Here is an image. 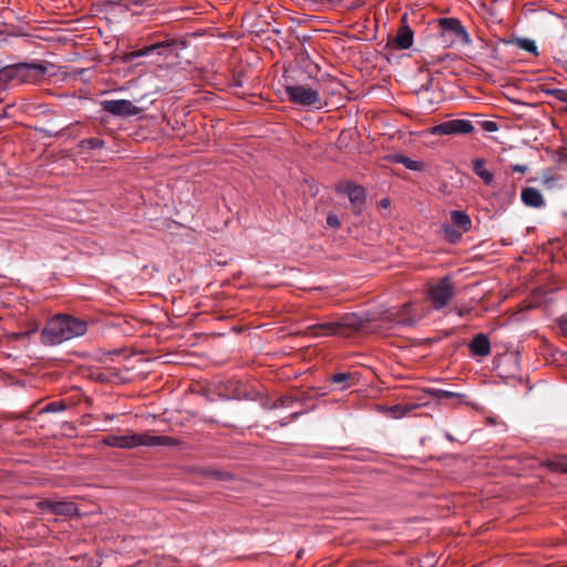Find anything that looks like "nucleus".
Instances as JSON below:
<instances>
[{
  "mask_svg": "<svg viewBox=\"0 0 567 567\" xmlns=\"http://www.w3.org/2000/svg\"><path fill=\"white\" fill-rule=\"evenodd\" d=\"M53 69L54 65L47 61L7 65L0 69V90L6 89L8 84H38L45 75H54Z\"/></svg>",
  "mask_w": 567,
  "mask_h": 567,
  "instance_id": "1",
  "label": "nucleus"
},
{
  "mask_svg": "<svg viewBox=\"0 0 567 567\" xmlns=\"http://www.w3.org/2000/svg\"><path fill=\"white\" fill-rule=\"evenodd\" d=\"M86 331L85 320L69 315H58L48 321L41 336L44 343L53 346L81 337Z\"/></svg>",
  "mask_w": 567,
  "mask_h": 567,
  "instance_id": "2",
  "label": "nucleus"
},
{
  "mask_svg": "<svg viewBox=\"0 0 567 567\" xmlns=\"http://www.w3.org/2000/svg\"><path fill=\"white\" fill-rule=\"evenodd\" d=\"M364 320L355 313H346L332 321L321 322L308 328L313 337L339 336L349 337L364 327Z\"/></svg>",
  "mask_w": 567,
  "mask_h": 567,
  "instance_id": "3",
  "label": "nucleus"
},
{
  "mask_svg": "<svg viewBox=\"0 0 567 567\" xmlns=\"http://www.w3.org/2000/svg\"><path fill=\"white\" fill-rule=\"evenodd\" d=\"M102 443L111 447L134 449L137 446L171 445L174 441L168 436L154 435L148 432H144L130 433L125 435L110 434L102 440Z\"/></svg>",
  "mask_w": 567,
  "mask_h": 567,
  "instance_id": "4",
  "label": "nucleus"
},
{
  "mask_svg": "<svg viewBox=\"0 0 567 567\" xmlns=\"http://www.w3.org/2000/svg\"><path fill=\"white\" fill-rule=\"evenodd\" d=\"M286 93L288 95L289 101L298 105L309 106L319 110L327 104L321 99L318 89L315 87L300 84L287 85Z\"/></svg>",
  "mask_w": 567,
  "mask_h": 567,
  "instance_id": "5",
  "label": "nucleus"
},
{
  "mask_svg": "<svg viewBox=\"0 0 567 567\" xmlns=\"http://www.w3.org/2000/svg\"><path fill=\"white\" fill-rule=\"evenodd\" d=\"M454 287L449 278H443L429 287V297L435 309L445 307L452 299Z\"/></svg>",
  "mask_w": 567,
  "mask_h": 567,
  "instance_id": "6",
  "label": "nucleus"
},
{
  "mask_svg": "<svg viewBox=\"0 0 567 567\" xmlns=\"http://www.w3.org/2000/svg\"><path fill=\"white\" fill-rule=\"evenodd\" d=\"M474 131V125L468 120H451L429 128L432 135H466Z\"/></svg>",
  "mask_w": 567,
  "mask_h": 567,
  "instance_id": "7",
  "label": "nucleus"
},
{
  "mask_svg": "<svg viewBox=\"0 0 567 567\" xmlns=\"http://www.w3.org/2000/svg\"><path fill=\"white\" fill-rule=\"evenodd\" d=\"M39 507L47 513L72 517L79 515V508L71 501L43 499L39 502Z\"/></svg>",
  "mask_w": 567,
  "mask_h": 567,
  "instance_id": "8",
  "label": "nucleus"
},
{
  "mask_svg": "<svg viewBox=\"0 0 567 567\" xmlns=\"http://www.w3.org/2000/svg\"><path fill=\"white\" fill-rule=\"evenodd\" d=\"M176 42L174 40L157 42L152 45H147L141 50L133 51L126 54L125 61L131 62L136 58L148 55L152 53H157L158 55H174L176 51Z\"/></svg>",
  "mask_w": 567,
  "mask_h": 567,
  "instance_id": "9",
  "label": "nucleus"
},
{
  "mask_svg": "<svg viewBox=\"0 0 567 567\" xmlns=\"http://www.w3.org/2000/svg\"><path fill=\"white\" fill-rule=\"evenodd\" d=\"M410 307L411 306L409 303H405L396 312L386 310L383 313H381L380 320L389 321L401 326H413L423 317V315H419L416 312L411 313Z\"/></svg>",
  "mask_w": 567,
  "mask_h": 567,
  "instance_id": "10",
  "label": "nucleus"
},
{
  "mask_svg": "<svg viewBox=\"0 0 567 567\" xmlns=\"http://www.w3.org/2000/svg\"><path fill=\"white\" fill-rule=\"evenodd\" d=\"M101 106L103 111L116 116H132L140 113V109L128 100H104Z\"/></svg>",
  "mask_w": 567,
  "mask_h": 567,
  "instance_id": "11",
  "label": "nucleus"
},
{
  "mask_svg": "<svg viewBox=\"0 0 567 567\" xmlns=\"http://www.w3.org/2000/svg\"><path fill=\"white\" fill-rule=\"evenodd\" d=\"M402 25L396 34L389 39L388 45L395 50H406L413 45L414 33L412 29L405 24V16L402 18Z\"/></svg>",
  "mask_w": 567,
  "mask_h": 567,
  "instance_id": "12",
  "label": "nucleus"
},
{
  "mask_svg": "<svg viewBox=\"0 0 567 567\" xmlns=\"http://www.w3.org/2000/svg\"><path fill=\"white\" fill-rule=\"evenodd\" d=\"M440 25L442 35L451 34L461 40L467 39V32L456 19H441Z\"/></svg>",
  "mask_w": 567,
  "mask_h": 567,
  "instance_id": "13",
  "label": "nucleus"
},
{
  "mask_svg": "<svg viewBox=\"0 0 567 567\" xmlns=\"http://www.w3.org/2000/svg\"><path fill=\"white\" fill-rule=\"evenodd\" d=\"M522 200L529 207H542L545 204L542 193L534 187H526L522 190Z\"/></svg>",
  "mask_w": 567,
  "mask_h": 567,
  "instance_id": "14",
  "label": "nucleus"
},
{
  "mask_svg": "<svg viewBox=\"0 0 567 567\" xmlns=\"http://www.w3.org/2000/svg\"><path fill=\"white\" fill-rule=\"evenodd\" d=\"M470 348L473 354L485 357L491 352V344L488 338L481 333L477 334L472 342L470 343Z\"/></svg>",
  "mask_w": 567,
  "mask_h": 567,
  "instance_id": "15",
  "label": "nucleus"
},
{
  "mask_svg": "<svg viewBox=\"0 0 567 567\" xmlns=\"http://www.w3.org/2000/svg\"><path fill=\"white\" fill-rule=\"evenodd\" d=\"M451 220L462 230V233H467L472 228V220L470 216L462 210H452Z\"/></svg>",
  "mask_w": 567,
  "mask_h": 567,
  "instance_id": "16",
  "label": "nucleus"
},
{
  "mask_svg": "<svg viewBox=\"0 0 567 567\" xmlns=\"http://www.w3.org/2000/svg\"><path fill=\"white\" fill-rule=\"evenodd\" d=\"M347 193L349 200L355 206L360 207L364 203L365 192L363 187L351 184L347 187Z\"/></svg>",
  "mask_w": 567,
  "mask_h": 567,
  "instance_id": "17",
  "label": "nucleus"
},
{
  "mask_svg": "<svg viewBox=\"0 0 567 567\" xmlns=\"http://www.w3.org/2000/svg\"><path fill=\"white\" fill-rule=\"evenodd\" d=\"M473 171L481 177L485 184L489 185L493 182V174L485 167V162L482 158L473 161Z\"/></svg>",
  "mask_w": 567,
  "mask_h": 567,
  "instance_id": "18",
  "label": "nucleus"
},
{
  "mask_svg": "<svg viewBox=\"0 0 567 567\" xmlns=\"http://www.w3.org/2000/svg\"><path fill=\"white\" fill-rule=\"evenodd\" d=\"M414 404H398L390 408V414L392 417L400 419L404 416L406 413L411 412L415 409Z\"/></svg>",
  "mask_w": 567,
  "mask_h": 567,
  "instance_id": "19",
  "label": "nucleus"
},
{
  "mask_svg": "<svg viewBox=\"0 0 567 567\" xmlns=\"http://www.w3.org/2000/svg\"><path fill=\"white\" fill-rule=\"evenodd\" d=\"M396 162L403 164L408 169L411 171H422L424 168V164L420 161H414L405 156L396 157Z\"/></svg>",
  "mask_w": 567,
  "mask_h": 567,
  "instance_id": "20",
  "label": "nucleus"
},
{
  "mask_svg": "<svg viewBox=\"0 0 567 567\" xmlns=\"http://www.w3.org/2000/svg\"><path fill=\"white\" fill-rule=\"evenodd\" d=\"M66 409L64 401H55L48 403L44 408L41 409V413H55L62 412Z\"/></svg>",
  "mask_w": 567,
  "mask_h": 567,
  "instance_id": "21",
  "label": "nucleus"
},
{
  "mask_svg": "<svg viewBox=\"0 0 567 567\" xmlns=\"http://www.w3.org/2000/svg\"><path fill=\"white\" fill-rule=\"evenodd\" d=\"M517 45L522 50H525V51H527L529 53H533L535 55L538 54L537 47H536V44H535V42L533 40H529V39H518L517 40Z\"/></svg>",
  "mask_w": 567,
  "mask_h": 567,
  "instance_id": "22",
  "label": "nucleus"
},
{
  "mask_svg": "<svg viewBox=\"0 0 567 567\" xmlns=\"http://www.w3.org/2000/svg\"><path fill=\"white\" fill-rule=\"evenodd\" d=\"M549 467L555 472L567 473V456L550 462Z\"/></svg>",
  "mask_w": 567,
  "mask_h": 567,
  "instance_id": "23",
  "label": "nucleus"
},
{
  "mask_svg": "<svg viewBox=\"0 0 567 567\" xmlns=\"http://www.w3.org/2000/svg\"><path fill=\"white\" fill-rule=\"evenodd\" d=\"M81 146L83 148L93 150V148H101L104 146V142L99 138H86L81 142Z\"/></svg>",
  "mask_w": 567,
  "mask_h": 567,
  "instance_id": "24",
  "label": "nucleus"
},
{
  "mask_svg": "<svg viewBox=\"0 0 567 567\" xmlns=\"http://www.w3.org/2000/svg\"><path fill=\"white\" fill-rule=\"evenodd\" d=\"M443 230H444V234L445 236L453 243H455L456 240H458L462 236L461 233H457L452 226H449V225H444L443 226Z\"/></svg>",
  "mask_w": 567,
  "mask_h": 567,
  "instance_id": "25",
  "label": "nucleus"
},
{
  "mask_svg": "<svg viewBox=\"0 0 567 567\" xmlns=\"http://www.w3.org/2000/svg\"><path fill=\"white\" fill-rule=\"evenodd\" d=\"M434 395L436 399L441 400V399L454 398V396H456V393L451 392V391H445V390H435Z\"/></svg>",
  "mask_w": 567,
  "mask_h": 567,
  "instance_id": "26",
  "label": "nucleus"
},
{
  "mask_svg": "<svg viewBox=\"0 0 567 567\" xmlns=\"http://www.w3.org/2000/svg\"><path fill=\"white\" fill-rule=\"evenodd\" d=\"M348 373H336L332 375L331 380L333 383H344L349 380Z\"/></svg>",
  "mask_w": 567,
  "mask_h": 567,
  "instance_id": "27",
  "label": "nucleus"
},
{
  "mask_svg": "<svg viewBox=\"0 0 567 567\" xmlns=\"http://www.w3.org/2000/svg\"><path fill=\"white\" fill-rule=\"evenodd\" d=\"M327 224L332 228H337L340 226V220L336 215H329L327 217Z\"/></svg>",
  "mask_w": 567,
  "mask_h": 567,
  "instance_id": "28",
  "label": "nucleus"
},
{
  "mask_svg": "<svg viewBox=\"0 0 567 567\" xmlns=\"http://www.w3.org/2000/svg\"><path fill=\"white\" fill-rule=\"evenodd\" d=\"M511 168L513 172H518L522 174L526 173L528 169V167L526 165H520V164H514V165H512Z\"/></svg>",
  "mask_w": 567,
  "mask_h": 567,
  "instance_id": "29",
  "label": "nucleus"
},
{
  "mask_svg": "<svg viewBox=\"0 0 567 567\" xmlns=\"http://www.w3.org/2000/svg\"><path fill=\"white\" fill-rule=\"evenodd\" d=\"M291 400L289 398H281L278 402H276L272 408L284 406L287 404V402H290Z\"/></svg>",
  "mask_w": 567,
  "mask_h": 567,
  "instance_id": "30",
  "label": "nucleus"
},
{
  "mask_svg": "<svg viewBox=\"0 0 567 567\" xmlns=\"http://www.w3.org/2000/svg\"><path fill=\"white\" fill-rule=\"evenodd\" d=\"M485 128L489 132H493L496 130V123L494 122H486L485 123Z\"/></svg>",
  "mask_w": 567,
  "mask_h": 567,
  "instance_id": "31",
  "label": "nucleus"
},
{
  "mask_svg": "<svg viewBox=\"0 0 567 567\" xmlns=\"http://www.w3.org/2000/svg\"><path fill=\"white\" fill-rule=\"evenodd\" d=\"M560 328H561L563 333L567 337V319L561 321Z\"/></svg>",
  "mask_w": 567,
  "mask_h": 567,
  "instance_id": "32",
  "label": "nucleus"
},
{
  "mask_svg": "<svg viewBox=\"0 0 567 567\" xmlns=\"http://www.w3.org/2000/svg\"><path fill=\"white\" fill-rule=\"evenodd\" d=\"M381 205H382L383 207H388V206L390 205V200H389V199H382V200H381Z\"/></svg>",
  "mask_w": 567,
  "mask_h": 567,
  "instance_id": "33",
  "label": "nucleus"
}]
</instances>
